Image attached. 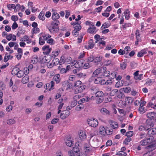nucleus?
Wrapping results in <instances>:
<instances>
[{"label": "nucleus", "mask_w": 156, "mask_h": 156, "mask_svg": "<svg viewBox=\"0 0 156 156\" xmlns=\"http://www.w3.org/2000/svg\"><path fill=\"white\" fill-rule=\"evenodd\" d=\"M74 87L75 88L74 89L75 94H78L82 92L85 90L86 86L83 84L81 81L77 80L74 83Z\"/></svg>", "instance_id": "obj_1"}, {"label": "nucleus", "mask_w": 156, "mask_h": 156, "mask_svg": "<svg viewBox=\"0 0 156 156\" xmlns=\"http://www.w3.org/2000/svg\"><path fill=\"white\" fill-rule=\"evenodd\" d=\"M59 23V21H52L51 24L47 27V28L51 33H56L59 30L58 25Z\"/></svg>", "instance_id": "obj_2"}, {"label": "nucleus", "mask_w": 156, "mask_h": 156, "mask_svg": "<svg viewBox=\"0 0 156 156\" xmlns=\"http://www.w3.org/2000/svg\"><path fill=\"white\" fill-rule=\"evenodd\" d=\"M55 60H57L58 63L60 65L65 63L67 64H70L72 65V63L73 62V61H72V58L71 57L66 56L64 55H62L61 56L59 61H58L59 59L57 58H55Z\"/></svg>", "instance_id": "obj_3"}, {"label": "nucleus", "mask_w": 156, "mask_h": 156, "mask_svg": "<svg viewBox=\"0 0 156 156\" xmlns=\"http://www.w3.org/2000/svg\"><path fill=\"white\" fill-rule=\"evenodd\" d=\"M154 126V124L151 121L147 120L144 125L140 126L139 127V130L140 131L145 130L148 131Z\"/></svg>", "instance_id": "obj_4"}, {"label": "nucleus", "mask_w": 156, "mask_h": 156, "mask_svg": "<svg viewBox=\"0 0 156 156\" xmlns=\"http://www.w3.org/2000/svg\"><path fill=\"white\" fill-rule=\"evenodd\" d=\"M48 56V55L45 56H41L39 57V59L40 61L42 62H46L47 63V67L49 68H51L54 66V65H56L55 64V62H53V63L48 62V61L49 60H48L47 59V58Z\"/></svg>", "instance_id": "obj_5"}, {"label": "nucleus", "mask_w": 156, "mask_h": 156, "mask_svg": "<svg viewBox=\"0 0 156 156\" xmlns=\"http://www.w3.org/2000/svg\"><path fill=\"white\" fill-rule=\"evenodd\" d=\"M85 61L83 59H81L76 62L74 60L72 63V66H75V67L77 68H80L83 67V64Z\"/></svg>", "instance_id": "obj_6"}, {"label": "nucleus", "mask_w": 156, "mask_h": 156, "mask_svg": "<svg viewBox=\"0 0 156 156\" xmlns=\"http://www.w3.org/2000/svg\"><path fill=\"white\" fill-rule=\"evenodd\" d=\"M87 122L88 125L93 127H95L97 126L98 123V120L94 118L88 119Z\"/></svg>", "instance_id": "obj_7"}, {"label": "nucleus", "mask_w": 156, "mask_h": 156, "mask_svg": "<svg viewBox=\"0 0 156 156\" xmlns=\"http://www.w3.org/2000/svg\"><path fill=\"white\" fill-rule=\"evenodd\" d=\"M152 140V137H151L147 138L144 139L140 141V143L141 145L145 146L148 144H151Z\"/></svg>", "instance_id": "obj_8"}, {"label": "nucleus", "mask_w": 156, "mask_h": 156, "mask_svg": "<svg viewBox=\"0 0 156 156\" xmlns=\"http://www.w3.org/2000/svg\"><path fill=\"white\" fill-rule=\"evenodd\" d=\"M91 90L92 91H94L93 93H95L96 97H103V93L101 91H97V89L96 87L92 88Z\"/></svg>", "instance_id": "obj_9"}, {"label": "nucleus", "mask_w": 156, "mask_h": 156, "mask_svg": "<svg viewBox=\"0 0 156 156\" xmlns=\"http://www.w3.org/2000/svg\"><path fill=\"white\" fill-rule=\"evenodd\" d=\"M104 69V68L101 67L98 68L94 71L92 73V76L94 77H97L98 74L102 73Z\"/></svg>", "instance_id": "obj_10"}, {"label": "nucleus", "mask_w": 156, "mask_h": 156, "mask_svg": "<svg viewBox=\"0 0 156 156\" xmlns=\"http://www.w3.org/2000/svg\"><path fill=\"white\" fill-rule=\"evenodd\" d=\"M70 112L68 110H65L62 111L60 114V117L62 119H64L67 117L69 115Z\"/></svg>", "instance_id": "obj_11"}, {"label": "nucleus", "mask_w": 156, "mask_h": 156, "mask_svg": "<svg viewBox=\"0 0 156 156\" xmlns=\"http://www.w3.org/2000/svg\"><path fill=\"white\" fill-rule=\"evenodd\" d=\"M43 53L44 55H48L51 50V48H50L48 45H44L42 48Z\"/></svg>", "instance_id": "obj_12"}, {"label": "nucleus", "mask_w": 156, "mask_h": 156, "mask_svg": "<svg viewBox=\"0 0 156 156\" xmlns=\"http://www.w3.org/2000/svg\"><path fill=\"white\" fill-rule=\"evenodd\" d=\"M55 83L53 81H51L50 83H46L44 86L46 89H48L49 91L53 89L52 88L54 86Z\"/></svg>", "instance_id": "obj_13"}, {"label": "nucleus", "mask_w": 156, "mask_h": 156, "mask_svg": "<svg viewBox=\"0 0 156 156\" xmlns=\"http://www.w3.org/2000/svg\"><path fill=\"white\" fill-rule=\"evenodd\" d=\"M79 151V149L77 147H73V149L72 150H71L68 151V154L69 156H75V154H77Z\"/></svg>", "instance_id": "obj_14"}, {"label": "nucleus", "mask_w": 156, "mask_h": 156, "mask_svg": "<svg viewBox=\"0 0 156 156\" xmlns=\"http://www.w3.org/2000/svg\"><path fill=\"white\" fill-rule=\"evenodd\" d=\"M154 134H156V128H151L147 133V135L150 136V137H153L152 136Z\"/></svg>", "instance_id": "obj_15"}, {"label": "nucleus", "mask_w": 156, "mask_h": 156, "mask_svg": "<svg viewBox=\"0 0 156 156\" xmlns=\"http://www.w3.org/2000/svg\"><path fill=\"white\" fill-rule=\"evenodd\" d=\"M88 45H85L84 47L86 49L88 50L89 49L92 48L94 46L95 44L94 43L93 39L90 40L88 41Z\"/></svg>", "instance_id": "obj_16"}, {"label": "nucleus", "mask_w": 156, "mask_h": 156, "mask_svg": "<svg viewBox=\"0 0 156 156\" xmlns=\"http://www.w3.org/2000/svg\"><path fill=\"white\" fill-rule=\"evenodd\" d=\"M98 132L102 136H104L106 135V130L105 128L103 126H101L99 127Z\"/></svg>", "instance_id": "obj_17"}, {"label": "nucleus", "mask_w": 156, "mask_h": 156, "mask_svg": "<svg viewBox=\"0 0 156 156\" xmlns=\"http://www.w3.org/2000/svg\"><path fill=\"white\" fill-rule=\"evenodd\" d=\"M79 135L80 139L81 140H83L86 138V134L84 131L80 130Z\"/></svg>", "instance_id": "obj_18"}, {"label": "nucleus", "mask_w": 156, "mask_h": 156, "mask_svg": "<svg viewBox=\"0 0 156 156\" xmlns=\"http://www.w3.org/2000/svg\"><path fill=\"white\" fill-rule=\"evenodd\" d=\"M59 17L60 16L59 14L57 12H55L52 13L51 18L53 20V21H58L57 20L59 18Z\"/></svg>", "instance_id": "obj_19"}, {"label": "nucleus", "mask_w": 156, "mask_h": 156, "mask_svg": "<svg viewBox=\"0 0 156 156\" xmlns=\"http://www.w3.org/2000/svg\"><path fill=\"white\" fill-rule=\"evenodd\" d=\"M60 77V76L59 74H56L53 77V80L56 83L58 84L61 81Z\"/></svg>", "instance_id": "obj_20"}, {"label": "nucleus", "mask_w": 156, "mask_h": 156, "mask_svg": "<svg viewBox=\"0 0 156 156\" xmlns=\"http://www.w3.org/2000/svg\"><path fill=\"white\" fill-rule=\"evenodd\" d=\"M147 48H144L141 50L140 52H138L137 54V56L138 57H141L143 55L147 53Z\"/></svg>", "instance_id": "obj_21"}, {"label": "nucleus", "mask_w": 156, "mask_h": 156, "mask_svg": "<svg viewBox=\"0 0 156 156\" xmlns=\"http://www.w3.org/2000/svg\"><path fill=\"white\" fill-rule=\"evenodd\" d=\"M155 115H156V113L154 112H148L147 114V117L151 120L154 119Z\"/></svg>", "instance_id": "obj_22"}, {"label": "nucleus", "mask_w": 156, "mask_h": 156, "mask_svg": "<svg viewBox=\"0 0 156 156\" xmlns=\"http://www.w3.org/2000/svg\"><path fill=\"white\" fill-rule=\"evenodd\" d=\"M17 73L16 75L18 78L22 77L24 75V73L23 72V71L20 70L19 68L18 69V70H17Z\"/></svg>", "instance_id": "obj_23"}, {"label": "nucleus", "mask_w": 156, "mask_h": 156, "mask_svg": "<svg viewBox=\"0 0 156 156\" xmlns=\"http://www.w3.org/2000/svg\"><path fill=\"white\" fill-rule=\"evenodd\" d=\"M125 19L128 20L130 18V12L128 9H126L124 12Z\"/></svg>", "instance_id": "obj_24"}, {"label": "nucleus", "mask_w": 156, "mask_h": 156, "mask_svg": "<svg viewBox=\"0 0 156 156\" xmlns=\"http://www.w3.org/2000/svg\"><path fill=\"white\" fill-rule=\"evenodd\" d=\"M66 143L67 146L69 147H71L73 144V141L71 138H69L67 139L66 142Z\"/></svg>", "instance_id": "obj_25"}, {"label": "nucleus", "mask_w": 156, "mask_h": 156, "mask_svg": "<svg viewBox=\"0 0 156 156\" xmlns=\"http://www.w3.org/2000/svg\"><path fill=\"white\" fill-rule=\"evenodd\" d=\"M110 72L108 70H105L104 69L102 73V74H101V76H103L105 77H107L109 76L110 74Z\"/></svg>", "instance_id": "obj_26"}, {"label": "nucleus", "mask_w": 156, "mask_h": 156, "mask_svg": "<svg viewBox=\"0 0 156 156\" xmlns=\"http://www.w3.org/2000/svg\"><path fill=\"white\" fill-rule=\"evenodd\" d=\"M101 113L103 115H108L109 114V111L106 108H103L100 110Z\"/></svg>", "instance_id": "obj_27"}, {"label": "nucleus", "mask_w": 156, "mask_h": 156, "mask_svg": "<svg viewBox=\"0 0 156 156\" xmlns=\"http://www.w3.org/2000/svg\"><path fill=\"white\" fill-rule=\"evenodd\" d=\"M147 146V148L148 149V151L150 152L154 150L156 148V145H153V144Z\"/></svg>", "instance_id": "obj_28"}, {"label": "nucleus", "mask_w": 156, "mask_h": 156, "mask_svg": "<svg viewBox=\"0 0 156 156\" xmlns=\"http://www.w3.org/2000/svg\"><path fill=\"white\" fill-rule=\"evenodd\" d=\"M94 62L97 63L100 62L102 59V58L99 56H98L97 57H94Z\"/></svg>", "instance_id": "obj_29"}, {"label": "nucleus", "mask_w": 156, "mask_h": 156, "mask_svg": "<svg viewBox=\"0 0 156 156\" xmlns=\"http://www.w3.org/2000/svg\"><path fill=\"white\" fill-rule=\"evenodd\" d=\"M29 81V77L27 76H24L22 79V82L23 84L27 83Z\"/></svg>", "instance_id": "obj_30"}, {"label": "nucleus", "mask_w": 156, "mask_h": 156, "mask_svg": "<svg viewBox=\"0 0 156 156\" xmlns=\"http://www.w3.org/2000/svg\"><path fill=\"white\" fill-rule=\"evenodd\" d=\"M111 125L112 127L114 129H116L118 128V123L112 121L111 122Z\"/></svg>", "instance_id": "obj_31"}, {"label": "nucleus", "mask_w": 156, "mask_h": 156, "mask_svg": "<svg viewBox=\"0 0 156 156\" xmlns=\"http://www.w3.org/2000/svg\"><path fill=\"white\" fill-rule=\"evenodd\" d=\"M96 30V27H90L87 29V31L90 33L93 34L95 33V30Z\"/></svg>", "instance_id": "obj_32"}, {"label": "nucleus", "mask_w": 156, "mask_h": 156, "mask_svg": "<svg viewBox=\"0 0 156 156\" xmlns=\"http://www.w3.org/2000/svg\"><path fill=\"white\" fill-rule=\"evenodd\" d=\"M44 15V13L43 12H41L38 16L39 19L42 20H44L45 18Z\"/></svg>", "instance_id": "obj_33"}, {"label": "nucleus", "mask_w": 156, "mask_h": 156, "mask_svg": "<svg viewBox=\"0 0 156 156\" xmlns=\"http://www.w3.org/2000/svg\"><path fill=\"white\" fill-rule=\"evenodd\" d=\"M94 56L93 55H90L86 58V61L87 62H90L94 61Z\"/></svg>", "instance_id": "obj_34"}, {"label": "nucleus", "mask_w": 156, "mask_h": 156, "mask_svg": "<svg viewBox=\"0 0 156 156\" xmlns=\"http://www.w3.org/2000/svg\"><path fill=\"white\" fill-rule=\"evenodd\" d=\"M40 32V29L38 27L33 28L31 31L32 34L38 33Z\"/></svg>", "instance_id": "obj_35"}, {"label": "nucleus", "mask_w": 156, "mask_h": 156, "mask_svg": "<svg viewBox=\"0 0 156 156\" xmlns=\"http://www.w3.org/2000/svg\"><path fill=\"white\" fill-rule=\"evenodd\" d=\"M104 100L103 97H96V103L97 104H99L101 103Z\"/></svg>", "instance_id": "obj_36"}, {"label": "nucleus", "mask_w": 156, "mask_h": 156, "mask_svg": "<svg viewBox=\"0 0 156 156\" xmlns=\"http://www.w3.org/2000/svg\"><path fill=\"white\" fill-rule=\"evenodd\" d=\"M117 74V73L115 72H113L112 73H110L109 76V79L112 80L116 77V76Z\"/></svg>", "instance_id": "obj_37"}, {"label": "nucleus", "mask_w": 156, "mask_h": 156, "mask_svg": "<svg viewBox=\"0 0 156 156\" xmlns=\"http://www.w3.org/2000/svg\"><path fill=\"white\" fill-rule=\"evenodd\" d=\"M8 8L10 10H11L12 9H16V6L14 4H8L7 5Z\"/></svg>", "instance_id": "obj_38"}, {"label": "nucleus", "mask_w": 156, "mask_h": 156, "mask_svg": "<svg viewBox=\"0 0 156 156\" xmlns=\"http://www.w3.org/2000/svg\"><path fill=\"white\" fill-rule=\"evenodd\" d=\"M6 122L9 125H12L15 123V121L14 119H11L7 120Z\"/></svg>", "instance_id": "obj_39"}, {"label": "nucleus", "mask_w": 156, "mask_h": 156, "mask_svg": "<svg viewBox=\"0 0 156 156\" xmlns=\"http://www.w3.org/2000/svg\"><path fill=\"white\" fill-rule=\"evenodd\" d=\"M59 51H53L51 55V57L53 58H55L57 56L59 53Z\"/></svg>", "instance_id": "obj_40"}, {"label": "nucleus", "mask_w": 156, "mask_h": 156, "mask_svg": "<svg viewBox=\"0 0 156 156\" xmlns=\"http://www.w3.org/2000/svg\"><path fill=\"white\" fill-rule=\"evenodd\" d=\"M110 26V25L109 24H108L106 22H105L102 24L101 28V30H102Z\"/></svg>", "instance_id": "obj_41"}, {"label": "nucleus", "mask_w": 156, "mask_h": 156, "mask_svg": "<svg viewBox=\"0 0 156 156\" xmlns=\"http://www.w3.org/2000/svg\"><path fill=\"white\" fill-rule=\"evenodd\" d=\"M148 107H151L154 109H156V104H153L152 102L148 103L147 105Z\"/></svg>", "instance_id": "obj_42"}, {"label": "nucleus", "mask_w": 156, "mask_h": 156, "mask_svg": "<svg viewBox=\"0 0 156 156\" xmlns=\"http://www.w3.org/2000/svg\"><path fill=\"white\" fill-rule=\"evenodd\" d=\"M80 23L81 22L74 26V30L79 31L80 30H81V27L80 24Z\"/></svg>", "instance_id": "obj_43"}, {"label": "nucleus", "mask_w": 156, "mask_h": 156, "mask_svg": "<svg viewBox=\"0 0 156 156\" xmlns=\"http://www.w3.org/2000/svg\"><path fill=\"white\" fill-rule=\"evenodd\" d=\"M18 68L17 67H15L11 71V73L12 75L16 76V73H17V71L18 70Z\"/></svg>", "instance_id": "obj_44"}, {"label": "nucleus", "mask_w": 156, "mask_h": 156, "mask_svg": "<svg viewBox=\"0 0 156 156\" xmlns=\"http://www.w3.org/2000/svg\"><path fill=\"white\" fill-rule=\"evenodd\" d=\"M133 100L132 98L130 97H126L125 98V102L128 103H132Z\"/></svg>", "instance_id": "obj_45"}, {"label": "nucleus", "mask_w": 156, "mask_h": 156, "mask_svg": "<svg viewBox=\"0 0 156 156\" xmlns=\"http://www.w3.org/2000/svg\"><path fill=\"white\" fill-rule=\"evenodd\" d=\"M76 75L78 77L82 78H85L86 76V75L85 74H83L82 73H78Z\"/></svg>", "instance_id": "obj_46"}, {"label": "nucleus", "mask_w": 156, "mask_h": 156, "mask_svg": "<svg viewBox=\"0 0 156 156\" xmlns=\"http://www.w3.org/2000/svg\"><path fill=\"white\" fill-rule=\"evenodd\" d=\"M131 24L129 23H126L122 25V28L123 29H126L127 27L131 26Z\"/></svg>", "instance_id": "obj_47"}, {"label": "nucleus", "mask_w": 156, "mask_h": 156, "mask_svg": "<svg viewBox=\"0 0 156 156\" xmlns=\"http://www.w3.org/2000/svg\"><path fill=\"white\" fill-rule=\"evenodd\" d=\"M84 106L83 105H77L76 107L75 108V110H76L77 111H79L81 110L82 109H83V108Z\"/></svg>", "instance_id": "obj_48"}, {"label": "nucleus", "mask_w": 156, "mask_h": 156, "mask_svg": "<svg viewBox=\"0 0 156 156\" xmlns=\"http://www.w3.org/2000/svg\"><path fill=\"white\" fill-rule=\"evenodd\" d=\"M131 140V137H127L123 141V143L125 144H128L129 142Z\"/></svg>", "instance_id": "obj_49"}, {"label": "nucleus", "mask_w": 156, "mask_h": 156, "mask_svg": "<svg viewBox=\"0 0 156 156\" xmlns=\"http://www.w3.org/2000/svg\"><path fill=\"white\" fill-rule=\"evenodd\" d=\"M123 90L124 92L128 93L130 92L131 90V88L130 87H128L125 88H123Z\"/></svg>", "instance_id": "obj_50"}, {"label": "nucleus", "mask_w": 156, "mask_h": 156, "mask_svg": "<svg viewBox=\"0 0 156 156\" xmlns=\"http://www.w3.org/2000/svg\"><path fill=\"white\" fill-rule=\"evenodd\" d=\"M118 92V90L117 89H113L111 90V92L110 93V95L111 96H114L116 93H117Z\"/></svg>", "instance_id": "obj_51"}, {"label": "nucleus", "mask_w": 156, "mask_h": 156, "mask_svg": "<svg viewBox=\"0 0 156 156\" xmlns=\"http://www.w3.org/2000/svg\"><path fill=\"white\" fill-rule=\"evenodd\" d=\"M101 77H98L94 80V83L96 84H98L100 83L101 81Z\"/></svg>", "instance_id": "obj_52"}, {"label": "nucleus", "mask_w": 156, "mask_h": 156, "mask_svg": "<svg viewBox=\"0 0 156 156\" xmlns=\"http://www.w3.org/2000/svg\"><path fill=\"white\" fill-rule=\"evenodd\" d=\"M29 39V37L26 35L23 36V38H21V39L20 40V41H26L28 40Z\"/></svg>", "instance_id": "obj_53"}, {"label": "nucleus", "mask_w": 156, "mask_h": 156, "mask_svg": "<svg viewBox=\"0 0 156 156\" xmlns=\"http://www.w3.org/2000/svg\"><path fill=\"white\" fill-rule=\"evenodd\" d=\"M87 0H76L74 2V4L75 5H79L81 2H85Z\"/></svg>", "instance_id": "obj_54"}, {"label": "nucleus", "mask_w": 156, "mask_h": 156, "mask_svg": "<svg viewBox=\"0 0 156 156\" xmlns=\"http://www.w3.org/2000/svg\"><path fill=\"white\" fill-rule=\"evenodd\" d=\"M133 131H130L126 133V136L128 137H131L133 135Z\"/></svg>", "instance_id": "obj_55"}, {"label": "nucleus", "mask_w": 156, "mask_h": 156, "mask_svg": "<svg viewBox=\"0 0 156 156\" xmlns=\"http://www.w3.org/2000/svg\"><path fill=\"white\" fill-rule=\"evenodd\" d=\"M120 65L121 68L122 69H124L126 68V64L125 62H121Z\"/></svg>", "instance_id": "obj_56"}, {"label": "nucleus", "mask_w": 156, "mask_h": 156, "mask_svg": "<svg viewBox=\"0 0 156 156\" xmlns=\"http://www.w3.org/2000/svg\"><path fill=\"white\" fill-rule=\"evenodd\" d=\"M58 69L60 70V73L62 74L66 73L67 71V70L65 68H62L60 69V66L58 67Z\"/></svg>", "instance_id": "obj_57"}, {"label": "nucleus", "mask_w": 156, "mask_h": 156, "mask_svg": "<svg viewBox=\"0 0 156 156\" xmlns=\"http://www.w3.org/2000/svg\"><path fill=\"white\" fill-rule=\"evenodd\" d=\"M113 131V130L112 129H107L106 130V135H110L112 133Z\"/></svg>", "instance_id": "obj_58"}, {"label": "nucleus", "mask_w": 156, "mask_h": 156, "mask_svg": "<svg viewBox=\"0 0 156 156\" xmlns=\"http://www.w3.org/2000/svg\"><path fill=\"white\" fill-rule=\"evenodd\" d=\"M88 63L89 62H87V63L84 64L83 65V67L84 69H87L89 68L90 67V65Z\"/></svg>", "instance_id": "obj_59"}, {"label": "nucleus", "mask_w": 156, "mask_h": 156, "mask_svg": "<svg viewBox=\"0 0 156 156\" xmlns=\"http://www.w3.org/2000/svg\"><path fill=\"white\" fill-rule=\"evenodd\" d=\"M112 88L109 87H105L104 88V90L106 92H109L112 90Z\"/></svg>", "instance_id": "obj_60"}, {"label": "nucleus", "mask_w": 156, "mask_h": 156, "mask_svg": "<svg viewBox=\"0 0 156 156\" xmlns=\"http://www.w3.org/2000/svg\"><path fill=\"white\" fill-rule=\"evenodd\" d=\"M77 101L73 100V101H72L71 103V107H74L77 104Z\"/></svg>", "instance_id": "obj_61"}, {"label": "nucleus", "mask_w": 156, "mask_h": 156, "mask_svg": "<svg viewBox=\"0 0 156 156\" xmlns=\"http://www.w3.org/2000/svg\"><path fill=\"white\" fill-rule=\"evenodd\" d=\"M45 42L44 41V38H42L41 37H40L39 38V43L41 45H42L44 44Z\"/></svg>", "instance_id": "obj_62"}, {"label": "nucleus", "mask_w": 156, "mask_h": 156, "mask_svg": "<svg viewBox=\"0 0 156 156\" xmlns=\"http://www.w3.org/2000/svg\"><path fill=\"white\" fill-rule=\"evenodd\" d=\"M12 34H9L7 35L6 37V39L9 41L11 40L12 38Z\"/></svg>", "instance_id": "obj_63"}, {"label": "nucleus", "mask_w": 156, "mask_h": 156, "mask_svg": "<svg viewBox=\"0 0 156 156\" xmlns=\"http://www.w3.org/2000/svg\"><path fill=\"white\" fill-rule=\"evenodd\" d=\"M73 34L75 37H77L79 34V31L74 30L72 32Z\"/></svg>", "instance_id": "obj_64"}]
</instances>
